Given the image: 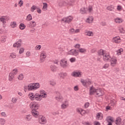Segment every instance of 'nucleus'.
Returning a JSON list of instances; mask_svg holds the SVG:
<instances>
[{
    "mask_svg": "<svg viewBox=\"0 0 125 125\" xmlns=\"http://www.w3.org/2000/svg\"><path fill=\"white\" fill-rule=\"evenodd\" d=\"M112 41L113 42H115V43H120V42H122V40H121V37H120L119 36L114 37Z\"/></svg>",
    "mask_w": 125,
    "mask_h": 125,
    "instance_id": "12",
    "label": "nucleus"
},
{
    "mask_svg": "<svg viewBox=\"0 0 125 125\" xmlns=\"http://www.w3.org/2000/svg\"><path fill=\"white\" fill-rule=\"evenodd\" d=\"M39 122L41 125H45L46 124V119L44 116H40L39 118Z\"/></svg>",
    "mask_w": 125,
    "mask_h": 125,
    "instance_id": "7",
    "label": "nucleus"
},
{
    "mask_svg": "<svg viewBox=\"0 0 125 125\" xmlns=\"http://www.w3.org/2000/svg\"><path fill=\"white\" fill-rule=\"evenodd\" d=\"M82 84L83 85V86H86V83H85V80H82L81 81Z\"/></svg>",
    "mask_w": 125,
    "mask_h": 125,
    "instance_id": "48",
    "label": "nucleus"
},
{
    "mask_svg": "<svg viewBox=\"0 0 125 125\" xmlns=\"http://www.w3.org/2000/svg\"><path fill=\"white\" fill-rule=\"evenodd\" d=\"M58 68V67L57 66L54 64H52L50 66V70L52 71V72H56V71H57Z\"/></svg>",
    "mask_w": 125,
    "mask_h": 125,
    "instance_id": "17",
    "label": "nucleus"
},
{
    "mask_svg": "<svg viewBox=\"0 0 125 125\" xmlns=\"http://www.w3.org/2000/svg\"><path fill=\"white\" fill-rule=\"evenodd\" d=\"M107 10H109V11H113V10L114 9V8H113L109 6L107 8Z\"/></svg>",
    "mask_w": 125,
    "mask_h": 125,
    "instance_id": "58",
    "label": "nucleus"
},
{
    "mask_svg": "<svg viewBox=\"0 0 125 125\" xmlns=\"http://www.w3.org/2000/svg\"><path fill=\"white\" fill-rule=\"evenodd\" d=\"M31 25L32 26V27H36V22L31 21Z\"/></svg>",
    "mask_w": 125,
    "mask_h": 125,
    "instance_id": "60",
    "label": "nucleus"
},
{
    "mask_svg": "<svg viewBox=\"0 0 125 125\" xmlns=\"http://www.w3.org/2000/svg\"><path fill=\"white\" fill-rule=\"evenodd\" d=\"M103 60L104 61L108 62L110 61V60L111 59V56H110V55L109 54L105 53L103 56Z\"/></svg>",
    "mask_w": 125,
    "mask_h": 125,
    "instance_id": "10",
    "label": "nucleus"
},
{
    "mask_svg": "<svg viewBox=\"0 0 125 125\" xmlns=\"http://www.w3.org/2000/svg\"><path fill=\"white\" fill-rule=\"evenodd\" d=\"M31 12H34V10H36V9H39V7H38L36 5H33L31 8Z\"/></svg>",
    "mask_w": 125,
    "mask_h": 125,
    "instance_id": "37",
    "label": "nucleus"
},
{
    "mask_svg": "<svg viewBox=\"0 0 125 125\" xmlns=\"http://www.w3.org/2000/svg\"><path fill=\"white\" fill-rule=\"evenodd\" d=\"M72 76L73 77H81L82 76V74L80 72H74L72 73Z\"/></svg>",
    "mask_w": 125,
    "mask_h": 125,
    "instance_id": "24",
    "label": "nucleus"
},
{
    "mask_svg": "<svg viewBox=\"0 0 125 125\" xmlns=\"http://www.w3.org/2000/svg\"><path fill=\"white\" fill-rule=\"evenodd\" d=\"M42 99V95H39L38 93L35 94V99L37 101H41Z\"/></svg>",
    "mask_w": 125,
    "mask_h": 125,
    "instance_id": "14",
    "label": "nucleus"
},
{
    "mask_svg": "<svg viewBox=\"0 0 125 125\" xmlns=\"http://www.w3.org/2000/svg\"><path fill=\"white\" fill-rule=\"evenodd\" d=\"M17 101V99H16V98H13L12 99V102H13V103H16Z\"/></svg>",
    "mask_w": 125,
    "mask_h": 125,
    "instance_id": "52",
    "label": "nucleus"
},
{
    "mask_svg": "<svg viewBox=\"0 0 125 125\" xmlns=\"http://www.w3.org/2000/svg\"><path fill=\"white\" fill-rule=\"evenodd\" d=\"M70 62H71L72 63H73V62H75V61H76V58H71L70 59Z\"/></svg>",
    "mask_w": 125,
    "mask_h": 125,
    "instance_id": "56",
    "label": "nucleus"
},
{
    "mask_svg": "<svg viewBox=\"0 0 125 125\" xmlns=\"http://www.w3.org/2000/svg\"><path fill=\"white\" fill-rule=\"evenodd\" d=\"M80 13L81 14H86L87 13V8H82L80 9Z\"/></svg>",
    "mask_w": 125,
    "mask_h": 125,
    "instance_id": "16",
    "label": "nucleus"
},
{
    "mask_svg": "<svg viewBox=\"0 0 125 125\" xmlns=\"http://www.w3.org/2000/svg\"><path fill=\"white\" fill-rule=\"evenodd\" d=\"M60 65L62 68H67L69 64L67 63V61L65 59L61 60Z\"/></svg>",
    "mask_w": 125,
    "mask_h": 125,
    "instance_id": "5",
    "label": "nucleus"
},
{
    "mask_svg": "<svg viewBox=\"0 0 125 125\" xmlns=\"http://www.w3.org/2000/svg\"><path fill=\"white\" fill-rule=\"evenodd\" d=\"M114 21L116 23H118V24H121V23H123V19L120 18H117L115 19Z\"/></svg>",
    "mask_w": 125,
    "mask_h": 125,
    "instance_id": "25",
    "label": "nucleus"
},
{
    "mask_svg": "<svg viewBox=\"0 0 125 125\" xmlns=\"http://www.w3.org/2000/svg\"><path fill=\"white\" fill-rule=\"evenodd\" d=\"M40 88V83H32L28 84L27 86V90L29 91L32 90H36Z\"/></svg>",
    "mask_w": 125,
    "mask_h": 125,
    "instance_id": "2",
    "label": "nucleus"
},
{
    "mask_svg": "<svg viewBox=\"0 0 125 125\" xmlns=\"http://www.w3.org/2000/svg\"><path fill=\"white\" fill-rule=\"evenodd\" d=\"M49 83L50 85H52V86H55V85H56V82L54 81H49Z\"/></svg>",
    "mask_w": 125,
    "mask_h": 125,
    "instance_id": "38",
    "label": "nucleus"
},
{
    "mask_svg": "<svg viewBox=\"0 0 125 125\" xmlns=\"http://www.w3.org/2000/svg\"><path fill=\"white\" fill-rule=\"evenodd\" d=\"M109 68V63H105L103 67V69H108Z\"/></svg>",
    "mask_w": 125,
    "mask_h": 125,
    "instance_id": "45",
    "label": "nucleus"
},
{
    "mask_svg": "<svg viewBox=\"0 0 125 125\" xmlns=\"http://www.w3.org/2000/svg\"><path fill=\"white\" fill-rule=\"evenodd\" d=\"M69 55H73L74 56H78L79 55V52L76 49H71L68 52Z\"/></svg>",
    "mask_w": 125,
    "mask_h": 125,
    "instance_id": "6",
    "label": "nucleus"
},
{
    "mask_svg": "<svg viewBox=\"0 0 125 125\" xmlns=\"http://www.w3.org/2000/svg\"><path fill=\"white\" fill-rule=\"evenodd\" d=\"M42 48V46L41 45H38L36 47V49H37V50H40Z\"/></svg>",
    "mask_w": 125,
    "mask_h": 125,
    "instance_id": "53",
    "label": "nucleus"
},
{
    "mask_svg": "<svg viewBox=\"0 0 125 125\" xmlns=\"http://www.w3.org/2000/svg\"><path fill=\"white\" fill-rule=\"evenodd\" d=\"M119 31L121 34H124V33H125V30H124V28H120Z\"/></svg>",
    "mask_w": 125,
    "mask_h": 125,
    "instance_id": "54",
    "label": "nucleus"
},
{
    "mask_svg": "<svg viewBox=\"0 0 125 125\" xmlns=\"http://www.w3.org/2000/svg\"><path fill=\"white\" fill-rule=\"evenodd\" d=\"M27 27H28L29 28H33L32 26V21L27 24Z\"/></svg>",
    "mask_w": 125,
    "mask_h": 125,
    "instance_id": "57",
    "label": "nucleus"
},
{
    "mask_svg": "<svg viewBox=\"0 0 125 125\" xmlns=\"http://www.w3.org/2000/svg\"><path fill=\"white\" fill-rule=\"evenodd\" d=\"M86 22L89 24H91L93 22V17H89L87 19Z\"/></svg>",
    "mask_w": 125,
    "mask_h": 125,
    "instance_id": "23",
    "label": "nucleus"
},
{
    "mask_svg": "<svg viewBox=\"0 0 125 125\" xmlns=\"http://www.w3.org/2000/svg\"><path fill=\"white\" fill-rule=\"evenodd\" d=\"M56 93L57 95L59 96L56 97L55 99H56L58 101H62V97L60 96V93H59V92H56Z\"/></svg>",
    "mask_w": 125,
    "mask_h": 125,
    "instance_id": "18",
    "label": "nucleus"
},
{
    "mask_svg": "<svg viewBox=\"0 0 125 125\" xmlns=\"http://www.w3.org/2000/svg\"><path fill=\"white\" fill-rule=\"evenodd\" d=\"M14 76H15L13 73L10 72L9 74V81L11 82L14 79Z\"/></svg>",
    "mask_w": 125,
    "mask_h": 125,
    "instance_id": "26",
    "label": "nucleus"
},
{
    "mask_svg": "<svg viewBox=\"0 0 125 125\" xmlns=\"http://www.w3.org/2000/svg\"><path fill=\"white\" fill-rule=\"evenodd\" d=\"M106 121L108 123H110V122L114 123V119H113V117L111 116L107 117L106 118Z\"/></svg>",
    "mask_w": 125,
    "mask_h": 125,
    "instance_id": "29",
    "label": "nucleus"
},
{
    "mask_svg": "<svg viewBox=\"0 0 125 125\" xmlns=\"http://www.w3.org/2000/svg\"><path fill=\"white\" fill-rule=\"evenodd\" d=\"M5 124V120L3 119H0V124L3 125Z\"/></svg>",
    "mask_w": 125,
    "mask_h": 125,
    "instance_id": "42",
    "label": "nucleus"
},
{
    "mask_svg": "<svg viewBox=\"0 0 125 125\" xmlns=\"http://www.w3.org/2000/svg\"><path fill=\"white\" fill-rule=\"evenodd\" d=\"M109 61L110 62V65L112 67H115V65H117V59L115 58H111Z\"/></svg>",
    "mask_w": 125,
    "mask_h": 125,
    "instance_id": "9",
    "label": "nucleus"
},
{
    "mask_svg": "<svg viewBox=\"0 0 125 125\" xmlns=\"http://www.w3.org/2000/svg\"><path fill=\"white\" fill-rule=\"evenodd\" d=\"M82 125H92V124L91 123H89L88 122H82Z\"/></svg>",
    "mask_w": 125,
    "mask_h": 125,
    "instance_id": "43",
    "label": "nucleus"
},
{
    "mask_svg": "<svg viewBox=\"0 0 125 125\" xmlns=\"http://www.w3.org/2000/svg\"><path fill=\"white\" fill-rule=\"evenodd\" d=\"M40 95H41L43 98H46V97H47V94H46L45 91L43 90L40 91Z\"/></svg>",
    "mask_w": 125,
    "mask_h": 125,
    "instance_id": "19",
    "label": "nucleus"
},
{
    "mask_svg": "<svg viewBox=\"0 0 125 125\" xmlns=\"http://www.w3.org/2000/svg\"><path fill=\"white\" fill-rule=\"evenodd\" d=\"M19 4H20V6H22V5H23V1H22L21 0L20 1V2H19Z\"/></svg>",
    "mask_w": 125,
    "mask_h": 125,
    "instance_id": "63",
    "label": "nucleus"
},
{
    "mask_svg": "<svg viewBox=\"0 0 125 125\" xmlns=\"http://www.w3.org/2000/svg\"><path fill=\"white\" fill-rule=\"evenodd\" d=\"M16 25V22L15 21L13 22L11 24V26L13 28L15 27Z\"/></svg>",
    "mask_w": 125,
    "mask_h": 125,
    "instance_id": "55",
    "label": "nucleus"
},
{
    "mask_svg": "<svg viewBox=\"0 0 125 125\" xmlns=\"http://www.w3.org/2000/svg\"><path fill=\"white\" fill-rule=\"evenodd\" d=\"M94 125H101L100 123L95 121L94 122Z\"/></svg>",
    "mask_w": 125,
    "mask_h": 125,
    "instance_id": "64",
    "label": "nucleus"
},
{
    "mask_svg": "<svg viewBox=\"0 0 125 125\" xmlns=\"http://www.w3.org/2000/svg\"><path fill=\"white\" fill-rule=\"evenodd\" d=\"M24 50H25V49L23 48H21L19 51L20 54H22V53L24 52Z\"/></svg>",
    "mask_w": 125,
    "mask_h": 125,
    "instance_id": "50",
    "label": "nucleus"
},
{
    "mask_svg": "<svg viewBox=\"0 0 125 125\" xmlns=\"http://www.w3.org/2000/svg\"><path fill=\"white\" fill-rule=\"evenodd\" d=\"M47 55L46 53L44 51L41 52L40 54V62L41 63H42L43 62H44L45 61V59L46 58Z\"/></svg>",
    "mask_w": 125,
    "mask_h": 125,
    "instance_id": "3",
    "label": "nucleus"
},
{
    "mask_svg": "<svg viewBox=\"0 0 125 125\" xmlns=\"http://www.w3.org/2000/svg\"><path fill=\"white\" fill-rule=\"evenodd\" d=\"M69 106V102L67 100H65L63 103H62L61 105V108L63 110L64 109H67Z\"/></svg>",
    "mask_w": 125,
    "mask_h": 125,
    "instance_id": "8",
    "label": "nucleus"
},
{
    "mask_svg": "<svg viewBox=\"0 0 125 125\" xmlns=\"http://www.w3.org/2000/svg\"><path fill=\"white\" fill-rule=\"evenodd\" d=\"M69 4V1L67 0L65 1H61L59 3V6H67Z\"/></svg>",
    "mask_w": 125,
    "mask_h": 125,
    "instance_id": "11",
    "label": "nucleus"
},
{
    "mask_svg": "<svg viewBox=\"0 0 125 125\" xmlns=\"http://www.w3.org/2000/svg\"><path fill=\"white\" fill-rule=\"evenodd\" d=\"M59 76L61 78V79H64V77L66 76V74L61 73L59 74Z\"/></svg>",
    "mask_w": 125,
    "mask_h": 125,
    "instance_id": "39",
    "label": "nucleus"
},
{
    "mask_svg": "<svg viewBox=\"0 0 125 125\" xmlns=\"http://www.w3.org/2000/svg\"><path fill=\"white\" fill-rule=\"evenodd\" d=\"M36 105V103H31L30 104V108H32L33 109V110H35V106Z\"/></svg>",
    "mask_w": 125,
    "mask_h": 125,
    "instance_id": "41",
    "label": "nucleus"
},
{
    "mask_svg": "<svg viewBox=\"0 0 125 125\" xmlns=\"http://www.w3.org/2000/svg\"><path fill=\"white\" fill-rule=\"evenodd\" d=\"M31 113H32L33 117H35V118H38V116L39 115V112H38V111H37V110L32 109Z\"/></svg>",
    "mask_w": 125,
    "mask_h": 125,
    "instance_id": "15",
    "label": "nucleus"
},
{
    "mask_svg": "<svg viewBox=\"0 0 125 125\" xmlns=\"http://www.w3.org/2000/svg\"><path fill=\"white\" fill-rule=\"evenodd\" d=\"M105 54L104 50L103 49H100L98 51V55L99 56H104Z\"/></svg>",
    "mask_w": 125,
    "mask_h": 125,
    "instance_id": "22",
    "label": "nucleus"
},
{
    "mask_svg": "<svg viewBox=\"0 0 125 125\" xmlns=\"http://www.w3.org/2000/svg\"><path fill=\"white\" fill-rule=\"evenodd\" d=\"M32 19V15L30 14L26 17L27 21H31Z\"/></svg>",
    "mask_w": 125,
    "mask_h": 125,
    "instance_id": "35",
    "label": "nucleus"
},
{
    "mask_svg": "<svg viewBox=\"0 0 125 125\" xmlns=\"http://www.w3.org/2000/svg\"><path fill=\"white\" fill-rule=\"evenodd\" d=\"M89 12V13H91L92 11H93V7L91 5H89L87 8V12Z\"/></svg>",
    "mask_w": 125,
    "mask_h": 125,
    "instance_id": "27",
    "label": "nucleus"
},
{
    "mask_svg": "<svg viewBox=\"0 0 125 125\" xmlns=\"http://www.w3.org/2000/svg\"><path fill=\"white\" fill-rule=\"evenodd\" d=\"M102 119H103V116L102 115V114L101 112L97 113L96 120H102Z\"/></svg>",
    "mask_w": 125,
    "mask_h": 125,
    "instance_id": "21",
    "label": "nucleus"
},
{
    "mask_svg": "<svg viewBox=\"0 0 125 125\" xmlns=\"http://www.w3.org/2000/svg\"><path fill=\"white\" fill-rule=\"evenodd\" d=\"M42 9H43V10H44V11H46V10H47V3H43Z\"/></svg>",
    "mask_w": 125,
    "mask_h": 125,
    "instance_id": "34",
    "label": "nucleus"
},
{
    "mask_svg": "<svg viewBox=\"0 0 125 125\" xmlns=\"http://www.w3.org/2000/svg\"><path fill=\"white\" fill-rule=\"evenodd\" d=\"M73 20V17L71 16H69L67 17L63 18L62 19V21L63 23H70Z\"/></svg>",
    "mask_w": 125,
    "mask_h": 125,
    "instance_id": "4",
    "label": "nucleus"
},
{
    "mask_svg": "<svg viewBox=\"0 0 125 125\" xmlns=\"http://www.w3.org/2000/svg\"><path fill=\"white\" fill-rule=\"evenodd\" d=\"M84 107L85 108H88L89 106V103H86L84 104Z\"/></svg>",
    "mask_w": 125,
    "mask_h": 125,
    "instance_id": "59",
    "label": "nucleus"
},
{
    "mask_svg": "<svg viewBox=\"0 0 125 125\" xmlns=\"http://www.w3.org/2000/svg\"><path fill=\"white\" fill-rule=\"evenodd\" d=\"M85 36H88V37H93V32L92 31L85 30Z\"/></svg>",
    "mask_w": 125,
    "mask_h": 125,
    "instance_id": "20",
    "label": "nucleus"
},
{
    "mask_svg": "<svg viewBox=\"0 0 125 125\" xmlns=\"http://www.w3.org/2000/svg\"><path fill=\"white\" fill-rule=\"evenodd\" d=\"M40 108V105L38 104H35V107H34V110H38Z\"/></svg>",
    "mask_w": 125,
    "mask_h": 125,
    "instance_id": "49",
    "label": "nucleus"
},
{
    "mask_svg": "<svg viewBox=\"0 0 125 125\" xmlns=\"http://www.w3.org/2000/svg\"><path fill=\"white\" fill-rule=\"evenodd\" d=\"M82 108H77V112L79 114H81L82 116H83V114L82 113Z\"/></svg>",
    "mask_w": 125,
    "mask_h": 125,
    "instance_id": "47",
    "label": "nucleus"
},
{
    "mask_svg": "<svg viewBox=\"0 0 125 125\" xmlns=\"http://www.w3.org/2000/svg\"><path fill=\"white\" fill-rule=\"evenodd\" d=\"M25 28H26V26L25 25V24H24V23L20 24V29H21V30H24V29H25Z\"/></svg>",
    "mask_w": 125,
    "mask_h": 125,
    "instance_id": "36",
    "label": "nucleus"
},
{
    "mask_svg": "<svg viewBox=\"0 0 125 125\" xmlns=\"http://www.w3.org/2000/svg\"><path fill=\"white\" fill-rule=\"evenodd\" d=\"M29 97L31 100H35L36 95H34V93H32L29 94Z\"/></svg>",
    "mask_w": 125,
    "mask_h": 125,
    "instance_id": "30",
    "label": "nucleus"
},
{
    "mask_svg": "<svg viewBox=\"0 0 125 125\" xmlns=\"http://www.w3.org/2000/svg\"><path fill=\"white\" fill-rule=\"evenodd\" d=\"M10 56L13 59L16 58V54L14 53H11Z\"/></svg>",
    "mask_w": 125,
    "mask_h": 125,
    "instance_id": "46",
    "label": "nucleus"
},
{
    "mask_svg": "<svg viewBox=\"0 0 125 125\" xmlns=\"http://www.w3.org/2000/svg\"><path fill=\"white\" fill-rule=\"evenodd\" d=\"M25 120L26 121H31V120H32V115L30 114L26 115Z\"/></svg>",
    "mask_w": 125,
    "mask_h": 125,
    "instance_id": "33",
    "label": "nucleus"
},
{
    "mask_svg": "<svg viewBox=\"0 0 125 125\" xmlns=\"http://www.w3.org/2000/svg\"><path fill=\"white\" fill-rule=\"evenodd\" d=\"M74 89L75 91H78V90H79V86H74Z\"/></svg>",
    "mask_w": 125,
    "mask_h": 125,
    "instance_id": "61",
    "label": "nucleus"
},
{
    "mask_svg": "<svg viewBox=\"0 0 125 125\" xmlns=\"http://www.w3.org/2000/svg\"><path fill=\"white\" fill-rule=\"evenodd\" d=\"M22 42V40H19L18 42H17L13 44L14 47H20L21 46V43Z\"/></svg>",
    "mask_w": 125,
    "mask_h": 125,
    "instance_id": "13",
    "label": "nucleus"
},
{
    "mask_svg": "<svg viewBox=\"0 0 125 125\" xmlns=\"http://www.w3.org/2000/svg\"><path fill=\"white\" fill-rule=\"evenodd\" d=\"M23 78L24 76H23V74H20L18 77V80H19L20 81H22Z\"/></svg>",
    "mask_w": 125,
    "mask_h": 125,
    "instance_id": "44",
    "label": "nucleus"
},
{
    "mask_svg": "<svg viewBox=\"0 0 125 125\" xmlns=\"http://www.w3.org/2000/svg\"><path fill=\"white\" fill-rule=\"evenodd\" d=\"M90 95H95L96 97H101L104 95V92L100 88L96 89L92 86L90 88Z\"/></svg>",
    "mask_w": 125,
    "mask_h": 125,
    "instance_id": "1",
    "label": "nucleus"
},
{
    "mask_svg": "<svg viewBox=\"0 0 125 125\" xmlns=\"http://www.w3.org/2000/svg\"><path fill=\"white\" fill-rule=\"evenodd\" d=\"M11 73L15 76L16 75H17L18 73V70H17V68H15Z\"/></svg>",
    "mask_w": 125,
    "mask_h": 125,
    "instance_id": "40",
    "label": "nucleus"
},
{
    "mask_svg": "<svg viewBox=\"0 0 125 125\" xmlns=\"http://www.w3.org/2000/svg\"><path fill=\"white\" fill-rule=\"evenodd\" d=\"M78 51V52H80L81 53H85V52H86V50L83 48L79 49Z\"/></svg>",
    "mask_w": 125,
    "mask_h": 125,
    "instance_id": "32",
    "label": "nucleus"
},
{
    "mask_svg": "<svg viewBox=\"0 0 125 125\" xmlns=\"http://www.w3.org/2000/svg\"><path fill=\"white\" fill-rule=\"evenodd\" d=\"M123 51H124V50L123 49H118V50H117L116 51V54L117 55H121V54H122V52H123Z\"/></svg>",
    "mask_w": 125,
    "mask_h": 125,
    "instance_id": "31",
    "label": "nucleus"
},
{
    "mask_svg": "<svg viewBox=\"0 0 125 125\" xmlns=\"http://www.w3.org/2000/svg\"><path fill=\"white\" fill-rule=\"evenodd\" d=\"M59 62L58 61V60H56L53 61V62L54 63V64H56L57 65H58V62Z\"/></svg>",
    "mask_w": 125,
    "mask_h": 125,
    "instance_id": "62",
    "label": "nucleus"
},
{
    "mask_svg": "<svg viewBox=\"0 0 125 125\" xmlns=\"http://www.w3.org/2000/svg\"><path fill=\"white\" fill-rule=\"evenodd\" d=\"M85 82L86 83V84H90V83H91L90 82V81H89V79H86V80H85Z\"/></svg>",
    "mask_w": 125,
    "mask_h": 125,
    "instance_id": "51",
    "label": "nucleus"
},
{
    "mask_svg": "<svg viewBox=\"0 0 125 125\" xmlns=\"http://www.w3.org/2000/svg\"><path fill=\"white\" fill-rule=\"evenodd\" d=\"M121 122H122V119H121V118L118 117L117 118L115 121V124L117 125H120Z\"/></svg>",
    "mask_w": 125,
    "mask_h": 125,
    "instance_id": "28",
    "label": "nucleus"
}]
</instances>
